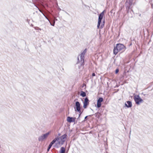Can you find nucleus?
<instances>
[{"instance_id": "nucleus-5", "label": "nucleus", "mask_w": 153, "mask_h": 153, "mask_svg": "<svg viewBox=\"0 0 153 153\" xmlns=\"http://www.w3.org/2000/svg\"><path fill=\"white\" fill-rule=\"evenodd\" d=\"M104 10L99 15L98 18V20L97 27L98 28H100V23L101 22V20L102 19L104 15Z\"/></svg>"}, {"instance_id": "nucleus-15", "label": "nucleus", "mask_w": 153, "mask_h": 153, "mask_svg": "<svg viewBox=\"0 0 153 153\" xmlns=\"http://www.w3.org/2000/svg\"><path fill=\"white\" fill-rule=\"evenodd\" d=\"M80 95L82 97H85L86 96V93L85 92L82 91L81 92Z\"/></svg>"}, {"instance_id": "nucleus-13", "label": "nucleus", "mask_w": 153, "mask_h": 153, "mask_svg": "<svg viewBox=\"0 0 153 153\" xmlns=\"http://www.w3.org/2000/svg\"><path fill=\"white\" fill-rule=\"evenodd\" d=\"M133 0H127L126 1V5L128 6H129L131 5L133 2Z\"/></svg>"}, {"instance_id": "nucleus-10", "label": "nucleus", "mask_w": 153, "mask_h": 153, "mask_svg": "<svg viewBox=\"0 0 153 153\" xmlns=\"http://www.w3.org/2000/svg\"><path fill=\"white\" fill-rule=\"evenodd\" d=\"M76 118L75 117H68L67 118V121L69 123L74 122L75 121Z\"/></svg>"}, {"instance_id": "nucleus-2", "label": "nucleus", "mask_w": 153, "mask_h": 153, "mask_svg": "<svg viewBox=\"0 0 153 153\" xmlns=\"http://www.w3.org/2000/svg\"><path fill=\"white\" fill-rule=\"evenodd\" d=\"M125 50V47L123 44H118L116 45L115 47L114 48V53L116 55L118 52L121 51H123Z\"/></svg>"}, {"instance_id": "nucleus-6", "label": "nucleus", "mask_w": 153, "mask_h": 153, "mask_svg": "<svg viewBox=\"0 0 153 153\" xmlns=\"http://www.w3.org/2000/svg\"><path fill=\"white\" fill-rule=\"evenodd\" d=\"M84 53H82L80 56V59H79V57L78 58V62L79 63H80L81 65H82L84 62Z\"/></svg>"}, {"instance_id": "nucleus-8", "label": "nucleus", "mask_w": 153, "mask_h": 153, "mask_svg": "<svg viewBox=\"0 0 153 153\" xmlns=\"http://www.w3.org/2000/svg\"><path fill=\"white\" fill-rule=\"evenodd\" d=\"M103 101V98H100L97 101V107L98 108L100 107L101 106V102Z\"/></svg>"}, {"instance_id": "nucleus-12", "label": "nucleus", "mask_w": 153, "mask_h": 153, "mask_svg": "<svg viewBox=\"0 0 153 153\" xmlns=\"http://www.w3.org/2000/svg\"><path fill=\"white\" fill-rule=\"evenodd\" d=\"M56 142V140L55 139H54L50 143V145L49 146L48 148L47 149L48 151H49L50 149L51 148V147L52 146L53 144L55 142Z\"/></svg>"}, {"instance_id": "nucleus-4", "label": "nucleus", "mask_w": 153, "mask_h": 153, "mask_svg": "<svg viewBox=\"0 0 153 153\" xmlns=\"http://www.w3.org/2000/svg\"><path fill=\"white\" fill-rule=\"evenodd\" d=\"M134 99L137 105H139L143 102L142 99L138 95H135L134 96Z\"/></svg>"}, {"instance_id": "nucleus-16", "label": "nucleus", "mask_w": 153, "mask_h": 153, "mask_svg": "<svg viewBox=\"0 0 153 153\" xmlns=\"http://www.w3.org/2000/svg\"><path fill=\"white\" fill-rule=\"evenodd\" d=\"M104 22H103L101 23V25H100V28H102L104 25Z\"/></svg>"}, {"instance_id": "nucleus-11", "label": "nucleus", "mask_w": 153, "mask_h": 153, "mask_svg": "<svg viewBox=\"0 0 153 153\" xmlns=\"http://www.w3.org/2000/svg\"><path fill=\"white\" fill-rule=\"evenodd\" d=\"M125 105L128 108L131 107L132 106V103L131 102L128 101L125 102Z\"/></svg>"}, {"instance_id": "nucleus-14", "label": "nucleus", "mask_w": 153, "mask_h": 153, "mask_svg": "<svg viewBox=\"0 0 153 153\" xmlns=\"http://www.w3.org/2000/svg\"><path fill=\"white\" fill-rule=\"evenodd\" d=\"M65 149L63 147L61 148L60 153H65Z\"/></svg>"}, {"instance_id": "nucleus-3", "label": "nucleus", "mask_w": 153, "mask_h": 153, "mask_svg": "<svg viewBox=\"0 0 153 153\" xmlns=\"http://www.w3.org/2000/svg\"><path fill=\"white\" fill-rule=\"evenodd\" d=\"M51 133V131H50L40 136L38 138L39 141L42 142L45 140L48 137Z\"/></svg>"}, {"instance_id": "nucleus-1", "label": "nucleus", "mask_w": 153, "mask_h": 153, "mask_svg": "<svg viewBox=\"0 0 153 153\" xmlns=\"http://www.w3.org/2000/svg\"><path fill=\"white\" fill-rule=\"evenodd\" d=\"M67 135L64 134L59 137H57L55 139L56 141V144L57 146H60L62 145L66 140Z\"/></svg>"}, {"instance_id": "nucleus-9", "label": "nucleus", "mask_w": 153, "mask_h": 153, "mask_svg": "<svg viewBox=\"0 0 153 153\" xmlns=\"http://www.w3.org/2000/svg\"><path fill=\"white\" fill-rule=\"evenodd\" d=\"M83 104V108H86L88 105L89 104V100L87 98H86L85 99Z\"/></svg>"}, {"instance_id": "nucleus-18", "label": "nucleus", "mask_w": 153, "mask_h": 153, "mask_svg": "<svg viewBox=\"0 0 153 153\" xmlns=\"http://www.w3.org/2000/svg\"><path fill=\"white\" fill-rule=\"evenodd\" d=\"M92 76H95V74L94 73H93L92 74Z\"/></svg>"}, {"instance_id": "nucleus-7", "label": "nucleus", "mask_w": 153, "mask_h": 153, "mask_svg": "<svg viewBox=\"0 0 153 153\" xmlns=\"http://www.w3.org/2000/svg\"><path fill=\"white\" fill-rule=\"evenodd\" d=\"M80 104L79 102H76L75 103V111H77L79 112H80Z\"/></svg>"}, {"instance_id": "nucleus-19", "label": "nucleus", "mask_w": 153, "mask_h": 153, "mask_svg": "<svg viewBox=\"0 0 153 153\" xmlns=\"http://www.w3.org/2000/svg\"><path fill=\"white\" fill-rule=\"evenodd\" d=\"M87 116H86V117H85V119H86V118H87Z\"/></svg>"}, {"instance_id": "nucleus-17", "label": "nucleus", "mask_w": 153, "mask_h": 153, "mask_svg": "<svg viewBox=\"0 0 153 153\" xmlns=\"http://www.w3.org/2000/svg\"><path fill=\"white\" fill-rule=\"evenodd\" d=\"M119 72V70L118 69H117L115 71L116 74H117Z\"/></svg>"}]
</instances>
